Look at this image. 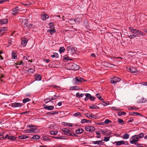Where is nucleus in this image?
I'll use <instances>...</instances> for the list:
<instances>
[{"label":"nucleus","mask_w":147,"mask_h":147,"mask_svg":"<svg viewBox=\"0 0 147 147\" xmlns=\"http://www.w3.org/2000/svg\"><path fill=\"white\" fill-rule=\"evenodd\" d=\"M138 135H135L131 136L130 141V143L131 144H134L135 145H138L137 142L139 140Z\"/></svg>","instance_id":"f257e3e1"},{"label":"nucleus","mask_w":147,"mask_h":147,"mask_svg":"<svg viewBox=\"0 0 147 147\" xmlns=\"http://www.w3.org/2000/svg\"><path fill=\"white\" fill-rule=\"evenodd\" d=\"M27 127L30 128L29 129L30 133H35L39 131V130L36 128L35 126L29 125H28Z\"/></svg>","instance_id":"f03ea898"},{"label":"nucleus","mask_w":147,"mask_h":147,"mask_svg":"<svg viewBox=\"0 0 147 147\" xmlns=\"http://www.w3.org/2000/svg\"><path fill=\"white\" fill-rule=\"evenodd\" d=\"M69 66L70 67L69 69L73 70H77L79 68L78 65L72 63L69 64Z\"/></svg>","instance_id":"7ed1b4c3"},{"label":"nucleus","mask_w":147,"mask_h":147,"mask_svg":"<svg viewBox=\"0 0 147 147\" xmlns=\"http://www.w3.org/2000/svg\"><path fill=\"white\" fill-rule=\"evenodd\" d=\"M61 131L64 134L70 136H72V134L71 133V131L67 128H63Z\"/></svg>","instance_id":"20e7f679"},{"label":"nucleus","mask_w":147,"mask_h":147,"mask_svg":"<svg viewBox=\"0 0 147 147\" xmlns=\"http://www.w3.org/2000/svg\"><path fill=\"white\" fill-rule=\"evenodd\" d=\"M74 81L75 82V84L77 85L78 83L82 82L84 81V79L80 77H76L73 79Z\"/></svg>","instance_id":"39448f33"},{"label":"nucleus","mask_w":147,"mask_h":147,"mask_svg":"<svg viewBox=\"0 0 147 147\" xmlns=\"http://www.w3.org/2000/svg\"><path fill=\"white\" fill-rule=\"evenodd\" d=\"M85 129L86 131L92 132L95 130V128L92 126H86L85 127Z\"/></svg>","instance_id":"423d86ee"},{"label":"nucleus","mask_w":147,"mask_h":147,"mask_svg":"<svg viewBox=\"0 0 147 147\" xmlns=\"http://www.w3.org/2000/svg\"><path fill=\"white\" fill-rule=\"evenodd\" d=\"M66 50L68 52L70 51L72 54H75L76 53V51L74 48L71 46L67 47Z\"/></svg>","instance_id":"0eeeda50"},{"label":"nucleus","mask_w":147,"mask_h":147,"mask_svg":"<svg viewBox=\"0 0 147 147\" xmlns=\"http://www.w3.org/2000/svg\"><path fill=\"white\" fill-rule=\"evenodd\" d=\"M19 21L20 22H22L24 25L26 26H27V23L28 20L27 18H26L24 17H23L19 19Z\"/></svg>","instance_id":"6e6552de"},{"label":"nucleus","mask_w":147,"mask_h":147,"mask_svg":"<svg viewBox=\"0 0 147 147\" xmlns=\"http://www.w3.org/2000/svg\"><path fill=\"white\" fill-rule=\"evenodd\" d=\"M120 80V79L117 77H115L111 79V83L114 84L119 82Z\"/></svg>","instance_id":"1a4fd4ad"},{"label":"nucleus","mask_w":147,"mask_h":147,"mask_svg":"<svg viewBox=\"0 0 147 147\" xmlns=\"http://www.w3.org/2000/svg\"><path fill=\"white\" fill-rule=\"evenodd\" d=\"M49 16L44 12H42L41 15V18L44 21L45 20L49 18Z\"/></svg>","instance_id":"9d476101"},{"label":"nucleus","mask_w":147,"mask_h":147,"mask_svg":"<svg viewBox=\"0 0 147 147\" xmlns=\"http://www.w3.org/2000/svg\"><path fill=\"white\" fill-rule=\"evenodd\" d=\"M7 30V28L6 27H3L0 28V36L3 35V34Z\"/></svg>","instance_id":"9b49d317"},{"label":"nucleus","mask_w":147,"mask_h":147,"mask_svg":"<svg viewBox=\"0 0 147 147\" xmlns=\"http://www.w3.org/2000/svg\"><path fill=\"white\" fill-rule=\"evenodd\" d=\"M129 29L132 33H134L136 35H138V32H139V30H138L136 29H134L132 27H129Z\"/></svg>","instance_id":"f8f14e48"},{"label":"nucleus","mask_w":147,"mask_h":147,"mask_svg":"<svg viewBox=\"0 0 147 147\" xmlns=\"http://www.w3.org/2000/svg\"><path fill=\"white\" fill-rule=\"evenodd\" d=\"M23 105V104L21 103L14 102L12 104V106L14 107H20Z\"/></svg>","instance_id":"ddd939ff"},{"label":"nucleus","mask_w":147,"mask_h":147,"mask_svg":"<svg viewBox=\"0 0 147 147\" xmlns=\"http://www.w3.org/2000/svg\"><path fill=\"white\" fill-rule=\"evenodd\" d=\"M19 10V8L18 7H16L14 8L12 10V12L13 13H12V14L14 15H16V14L18 13Z\"/></svg>","instance_id":"4468645a"},{"label":"nucleus","mask_w":147,"mask_h":147,"mask_svg":"<svg viewBox=\"0 0 147 147\" xmlns=\"http://www.w3.org/2000/svg\"><path fill=\"white\" fill-rule=\"evenodd\" d=\"M28 40L26 38H22V46L25 47L26 46Z\"/></svg>","instance_id":"2eb2a0df"},{"label":"nucleus","mask_w":147,"mask_h":147,"mask_svg":"<svg viewBox=\"0 0 147 147\" xmlns=\"http://www.w3.org/2000/svg\"><path fill=\"white\" fill-rule=\"evenodd\" d=\"M114 143L115 144L116 146H120L122 144H125L124 141H115L114 142Z\"/></svg>","instance_id":"dca6fc26"},{"label":"nucleus","mask_w":147,"mask_h":147,"mask_svg":"<svg viewBox=\"0 0 147 147\" xmlns=\"http://www.w3.org/2000/svg\"><path fill=\"white\" fill-rule=\"evenodd\" d=\"M86 117L90 119L96 118V116L95 115H93L91 114H89L88 113L86 114Z\"/></svg>","instance_id":"f3484780"},{"label":"nucleus","mask_w":147,"mask_h":147,"mask_svg":"<svg viewBox=\"0 0 147 147\" xmlns=\"http://www.w3.org/2000/svg\"><path fill=\"white\" fill-rule=\"evenodd\" d=\"M27 25V26H24V27L26 28V29H30L32 28H34L35 27L34 25L31 24H29L28 23H28Z\"/></svg>","instance_id":"a211bd4d"},{"label":"nucleus","mask_w":147,"mask_h":147,"mask_svg":"<svg viewBox=\"0 0 147 147\" xmlns=\"http://www.w3.org/2000/svg\"><path fill=\"white\" fill-rule=\"evenodd\" d=\"M93 144H97L100 145H102L103 144V142L100 140L93 141Z\"/></svg>","instance_id":"6ab92c4d"},{"label":"nucleus","mask_w":147,"mask_h":147,"mask_svg":"<svg viewBox=\"0 0 147 147\" xmlns=\"http://www.w3.org/2000/svg\"><path fill=\"white\" fill-rule=\"evenodd\" d=\"M8 22V20L6 19H4L0 20V25L6 24Z\"/></svg>","instance_id":"aec40b11"},{"label":"nucleus","mask_w":147,"mask_h":147,"mask_svg":"<svg viewBox=\"0 0 147 147\" xmlns=\"http://www.w3.org/2000/svg\"><path fill=\"white\" fill-rule=\"evenodd\" d=\"M34 78H35V80L40 81L41 79V75L39 74L36 75L34 76Z\"/></svg>","instance_id":"412c9836"},{"label":"nucleus","mask_w":147,"mask_h":147,"mask_svg":"<svg viewBox=\"0 0 147 147\" xmlns=\"http://www.w3.org/2000/svg\"><path fill=\"white\" fill-rule=\"evenodd\" d=\"M84 132V130L82 128H78L76 131L77 134H80Z\"/></svg>","instance_id":"4be33fe9"},{"label":"nucleus","mask_w":147,"mask_h":147,"mask_svg":"<svg viewBox=\"0 0 147 147\" xmlns=\"http://www.w3.org/2000/svg\"><path fill=\"white\" fill-rule=\"evenodd\" d=\"M11 55L12 58L15 59H17V55L16 53L14 51H12L11 53Z\"/></svg>","instance_id":"5701e85b"},{"label":"nucleus","mask_w":147,"mask_h":147,"mask_svg":"<svg viewBox=\"0 0 147 147\" xmlns=\"http://www.w3.org/2000/svg\"><path fill=\"white\" fill-rule=\"evenodd\" d=\"M54 108V107L53 106H47L45 107V109L49 110H52Z\"/></svg>","instance_id":"b1692460"},{"label":"nucleus","mask_w":147,"mask_h":147,"mask_svg":"<svg viewBox=\"0 0 147 147\" xmlns=\"http://www.w3.org/2000/svg\"><path fill=\"white\" fill-rule=\"evenodd\" d=\"M129 134L127 133L124 134L122 136V138L124 139H127L129 138Z\"/></svg>","instance_id":"393cba45"},{"label":"nucleus","mask_w":147,"mask_h":147,"mask_svg":"<svg viewBox=\"0 0 147 147\" xmlns=\"http://www.w3.org/2000/svg\"><path fill=\"white\" fill-rule=\"evenodd\" d=\"M48 32H49L50 34L51 35H53L54 33L56 32V30L55 29L48 30L47 31Z\"/></svg>","instance_id":"a878e982"},{"label":"nucleus","mask_w":147,"mask_h":147,"mask_svg":"<svg viewBox=\"0 0 147 147\" xmlns=\"http://www.w3.org/2000/svg\"><path fill=\"white\" fill-rule=\"evenodd\" d=\"M43 140L45 141H50V139L48 136H44L42 137Z\"/></svg>","instance_id":"bb28decb"},{"label":"nucleus","mask_w":147,"mask_h":147,"mask_svg":"<svg viewBox=\"0 0 147 147\" xmlns=\"http://www.w3.org/2000/svg\"><path fill=\"white\" fill-rule=\"evenodd\" d=\"M90 108L92 109H98L99 108L97 105H92L90 106Z\"/></svg>","instance_id":"cd10ccee"},{"label":"nucleus","mask_w":147,"mask_h":147,"mask_svg":"<svg viewBox=\"0 0 147 147\" xmlns=\"http://www.w3.org/2000/svg\"><path fill=\"white\" fill-rule=\"evenodd\" d=\"M130 71L132 73H134L137 71L136 69L135 68L132 67L129 69Z\"/></svg>","instance_id":"c85d7f7f"},{"label":"nucleus","mask_w":147,"mask_h":147,"mask_svg":"<svg viewBox=\"0 0 147 147\" xmlns=\"http://www.w3.org/2000/svg\"><path fill=\"white\" fill-rule=\"evenodd\" d=\"M51 57L52 58H58L59 57V55L57 53H53V55H51Z\"/></svg>","instance_id":"c756f323"},{"label":"nucleus","mask_w":147,"mask_h":147,"mask_svg":"<svg viewBox=\"0 0 147 147\" xmlns=\"http://www.w3.org/2000/svg\"><path fill=\"white\" fill-rule=\"evenodd\" d=\"M63 123L64 125L68 126L70 127H72L73 125L72 124L70 123L63 122Z\"/></svg>","instance_id":"7c9ffc66"},{"label":"nucleus","mask_w":147,"mask_h":147,"mask_svg":"<svg viewBox=\"0 0 147 147\" xmlns=\"http://www.w3.org/2000/svg\"><path fill=\"white\" fill-rule=\"evenodd\" d=\"M40 138V136H39L38 135H35L33 136V137L32 138L34 140H37L39 139Z\"/></svg>","instance_id":"2f4dec72"},{"label":"nucleus","mask_w":147,"mask_h":147,"mask_svg":"<svg viewBox=\"0 0 147 147\" xmlns=\"http://www.w3.org/2000/svg\"><path fill=\"white\" fill-rule=\"evenodd\" d=\"M16 138L14 136H9L8 137V139L11 140H15Z\"/></svg>","instance_id":"473e14b6"},{"label":"nucleus","mask_w":147,"mask_h":147,"mask_svg":"<svg viewBox=\"0 0 147 147\" xmlns=\"http://www.w3.org/2000/svg\"><path fill=\"white\" fill-rule=\"evenodd\" d=\"M65 49L64 47H61L59 48V51L60 53H62L64 52L65 51Z\"/></svg>","instance_id":"72a5a7b5"},{"label":"nucleus","mask_w":147,"mask_h":147,"mask_svg":"<svg viewBox=\"0 0 147 147\" xmlns=\"http://www.w3.org/2000/svg\"><path fill=\"white\" fill-rule=\"evenodd\" d=\"M18 138L20 139H25L28 138V137L25 135H21L19 136Z\"/></svg>","instance_id":"f704fd0d"},{"label":"nucleus","mask_w":147,"mask_h":147,"mask_svg":"<svg viewBox=\"0 0 147 147\" xmlns=\"http://www.w3.org/2000/svg\"><path fill=\"white\" fill-rule=\"evenodd\" d=\"M70 90H78L79 89V88L77 86H74L71 87L70 88Z\"/></svg>","instance_id":"c9c22d12"},{"label":"nucleus","mask_w":147,"mask_h":147,"mask_svg":"<svg viewBox=\"0 0 147 147\" xmlns=\"http://www.w3.org/2000/svg\"><path fill=\"white\" fill-rule=\"evenodd\" d=\"M64 60H71V59L67 55H65L63 56Z\"/></svg>","instance_id":"e433bc0d"},{"label":"nucleus","mask_w":147,"mask_h":147,"mask_svg":"<svg viewBox=\"0 0 147 147\" xmlns=\"http://www.w3.org/2000/svg\"><path fill=\"white\" fill-rule=\"evenodd\" d=\"M50 135H56L57 134L58 132L57 131H50Z\"/></svg>","instance_id":"4c0bfd02"},{"label":"nucleus","mask_w":147,"mask_h":147,"mask_svg":"<svg viewBox=\"0 0 147 147\" xmlns=\"http://www.w3.org/2000/svg\"><path fill=\"white\" fill-rule=\"evenodd\" d=\"M28 72L29 73H32L34 71V69L31 68L29 69L28 71Z\"/></svg>","instance_id":"58836bf2"},{"label":"nucleus","mask_w":147,"mask_h":147,"mask_svg":"<svg viewBox=\"0 0 147 147\" xmlns=\"http://www.w3.org/2000/svg\"><path fill=\"white\" fill-rule=\"evenodd\" d=\"M110 138V137H105L104 138L103 141L106 142H107L109 140Z\"/></svg>","instance_id":"ea45409f"},{"label":"nucleus","mask_w":147,"mask_h":147,"mask_svg":"<svg viewBox=\"0 0 147 147\" xmlns=\"http://www.w3.org/2000/svg\"><path fill=\"white\" fill-rule=\"evenodd\" d=\"M15 64L16 65H23L24 63L22 61H20V62H17L16 63H15Z\"/></svg>","instance_id":"a19ab883"},{"label":"nucleus","mask_w":147,"mask_h":147,"mask_svg":"<svg viewBox=\"0 0 147 147\" xmlns=\"http://www.w3.org/2000/svg\"><path fill=\"white\" fill-rule=\"evenodd\" d=\"M30 100V99L28 98H24L23 100V103H25L27 102Z\"/></svg>","instance_id":"79ce46f5"},{"label":"nucleus","mask_w":147,"mask_h":147,"mask_svg":"<svg viewBox=\"0 0 147 147\" xmlns=\"http://www.w3.org/2000/svg\"><path fill=\"white\" fill-rule=\"evenodd\" d=\"M111 109L112 110L114 111H119L120 110V109L119 108L115 107H111Z\"/></svg>","instance_id":"37998d69"},{"label":"nucleus","mask_w":147,"mask_h":147,"mask_svg":"<svg viewBox=\"0 0 147 147\" xmlns=\"http://www.w3.org/2000/svg\"><path fill=\"white\" fill-rule=\"evenodd\" d=\"M49 25L50 26V28L51 29H53L54 28V26L53 24L51 22L49 23Z\"/></svg>","instance_id":"c03bdc74"},{"label":"nucleus","mask_w":147,"mask_h":147,"mask_svg":"<svg viewBox=\"0 0 147 147\" xmlns=\"http://www.w3.org/2000/svg\"><path fill=\"white\" fill-rule=\"evenodd\" d=\"M105 66L107 67H113V66H114V65L107 63L105 65Z\"/></svg>","instance_id":"a18cd8bd"},{"label":"nucleus","mask_w":147,"mask_h":147,"mask_svg":"<svg viewBox=\"0 0 147 147\" xmlns=\"http://www.w3.org/2000/svg\"><path fill=\"white\" fill-rule=\"evenodd\" d=\"M126 114L125 112H119L118 113V115L119 116H121L122 115H124Z\"/></svg>","instance_id":"49530a36"},{"label":"nucleus","mask_w":147,"mask_h":147,"mask_svg":"<svg viewBox=\"0 0 147 147\" xmlns=\"http://www.w3.org/2000/svg\"><path fill=\"white\" fill-rule=\"evenodd\" d=\"M60 96L59 95H58V96H56V95H54V97H52L51 99L50 100H54L55 99H56V98H58Z\"/></svg>","instance_id":"de8ad7c7"},{"label":"nucleus","mask_w":147,"mask_h":147,"mask_svg":"<svg viewBox=\"0 0 147 147\" xmlns=\"http://www.w3.org/2000/svg\"><path fill=\"white\" fill-rule=\"evenodd\" d=\"M144 134L143 133H141L139 135H138V138L139 139V138H142L144 137Z\"/></svg>","instance_id":"09e8293b"},{"label":"nucleus","mask_w":147,"mask_h":147,"mask_svg":"<svg viewBox=\"0 0 147 147\" xmlns=\"http://www.w3.org/2000/svg\"><path fill=\"white\" fill-rule=\"evenodd\" d=\"M117 121L120 123L124 124V122L123 121V120L121 119H118L117 120Z\"/></svg>","instance_id":"8fccbe9b"},{"label":"nucleus","mask_w":147,"mask_h":147,"mask_svg":"<svg viewBox=\"0 0 147 147\" xmlns=\"http://www.w3.org/2000/svg\"><path fill=\"white\" fill-rule=\"evenodd\" d=\"M101 104L104 106H107L109 105V103H107L105 101L102 102Z\"/></svg>","instance_id":"3c124183"},{"label":"nucleus","mask_w":147,"mask_h":147,"mask_svg":"<svg viewBox=\"0 0 147 147\" xmlns=\"http://www.w3.org/2000/svg\"><path fill=\"white\" fill-rule=\"evenodd\" d=\"M96 96L97 97V98L100 100H103L102 98L100 96V94L98 93H97L96 94Z\"/></svg>","instance_id":"603ef678"},{"label":"nucleus","mask_w":147,"mask_h":147,"mask_svg":"<svg viewBox=\"0 0 147 147\" xmlns=\"http://www.w3.org/2000/svg\"><path fill=\"white\" fill-rule=\"evenodd\" d=\"M86 97L88 99H90L91 96V95L89 93H86L85 94Z\"/></svg>","instance_id":"864d4df0"},{"label":"nucleus","mask_w":147,"mask_h":147,"mask_svg":"<svg viewBox=\"0 0 147 147\" xmlns=\"http://www.w3.org/2000/svg\"><path fill=\"white\" fill-rule=\"evenodd\" d=\"M138 35L143 36L145 35V34L144 33L141 31H140L139 30V32H138Z\"/></svg>","instance_id":"5fc2aeb1"},{"label":"nucleus","mask_w":147,"mask_h":147,"mask_svg":"<svg viewBox=\"0 0 147 147\" xmlns=\"http://www.w3.org/2000/svg\"><path fill=\"white\" fill-rule=\"evenodd\" d=\"M111 121L108 119H106L104 121V123H105L107 124H108L109 123H111Z\"/></svg>","instance_id":"6e6d98bb"},{"label":"nucleus","mask_w":147,"mask_h":147,"mask_svg":"<svg viewBox=\"0 0 147 147\" xmlns=\"http://www.w3.org/2000/svg\"><path fill=\"white\" fill-rule=\"evenodd\" d=\"M74 21L75 22L77 23H79L80 22V19L79 18H77L74 19Z\"/></svg>","instance_id":"4d7b16f0"},{"label":"nucleus","mask_w":147,"mask_h":147,"mask_svg":"<svg viewBox=\"0 0 147 147\" xmlns=\"http://www.w3.org/2000/svg\"><path fill=\"white\" fill-rule=\"evenodd\" d=\"M51 99L49 98H47L44 100V101L46 103H47L49 101H51L50 100Z\"/></svg>","instance_id":"13d9d810"},{"label":"nucleus","mask_w":147,"mask_h":147,"mask_svg":"<svg viewBox=\"0 0 147 147\" xmlns=\"http://www.w3.org/2000/svg\"><path fill=\"white\" fill-rule=\"evenodd\" d=\"M145 101H146L145 99L144 98H141V100L140 101V103L144 102H145Z\"/></svg>","instance_id":"bf43d9fd"},{"label":"nucleus","mask_w":147,"mask_h":147,"mask_svg":"<svg viewBox=\"0 0 147 147\" xmlns=\"http://www.w3.org/2000/svg\"><path fill=\"white\" fill-rule=\"evenodd\" d=\"M30 131V130H29V129H26L24 130V133H30V131Z\"/></svg>","instance_id":"052dcab7"},{"label":"nucleus","mask_w":147,"mask_h":147,"mask_svg":"<svg viewBox=\"0 0 147 147\" xmlns=\"http://www.w3.org/2000/svg\"><path fill=\"white\" fill-rule=\"evenodd\" d=\"M133 120L134 119L133 118H130L128 119L127 122L128 123L131 122L133 121Z\"/></svg>","instance_id":"680f3d73"},{"label":"nucleus","mask_w":147,"mask_h":147,"mask_svg":"<svg viewBox=\"0 0 147 147\" xmlns=\"http://www.w3.org/2000/svg\"><path fill=\"white\" fill-rule=\"evenodd\" d=\"M100 132H101L102 134H104L106 133H107V131H104L102 130H100Z\"/></svg>","instance_id":"e2e57ef3"},{"label":"nucleus","mask_w":147,"mask_h":147,"mask_svg":"<svg viewBox=\"0 0 147 147\" xmlns=\"http://www.w3.org/2000/svg\"><path fill=\"white\" fill-rule=\"evenodd\" d=\"M9 0H0V4H2L7 1H9Z\"/></svg>","instance_id":"0e129e2a"},{"label":"nucleus","mask_w":147,"mask_h":147,"mask_svg":"<svg viewBox=\"0 0 147 147\" xmlns=\"http://www.w3.org/2000/svg\"><path fill=\"white\" fill-rule=\"evenodd\" d=\"M87 121V120L85 119H83L81 121V123H86V121Z\"/></svg>","instance_id":"69168bd1"},{"label":"nucleus","mask_w":147,"mask_h":147,"mask_svg":"<svg viewBox=\"0 0 147 147\" xmlns=\"http://www.w3.org/2000/svg\"><path fill=\"white\" fill-rule=\"evenodd\" d=\"M136 36L134 35H131L129 36V38H130L131 39H132V38H134Z\"/></svg>","instance_id":"338daca9"},{"label":"nucleus","mask_w":147,"mask_h":147,"mask_svg":"<svg viewBox=\"0 0 147 147\" xmlns=\"http://www.w3.org/2000/svg\"><path fill=\"white\" fill-rule=\"evenodd\" d=\"M59 139H62V140H65L66 139V138L64 136H61L59 137Z\"/></svg>","instance_id":"774afa93"}]
</instances>
